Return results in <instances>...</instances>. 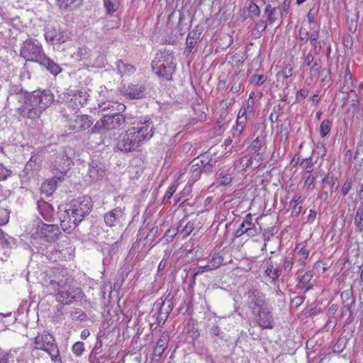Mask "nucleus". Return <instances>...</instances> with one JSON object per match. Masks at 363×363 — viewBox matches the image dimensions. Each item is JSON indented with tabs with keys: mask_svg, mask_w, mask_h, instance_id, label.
Instances as JSON below:
<instances>
[{
	"mask_svg": "<svg viewBox=\"0 0 363 363\" xmlns=\"http://www.w3.org/2000/svg\"><path fill=\"white\" fill-rule=\"evenodd\" d=\"M220 46L222 49L228 48L233 41V37L228 34H223L220 38Z\"/></svg>",
	"mask_w": 363,
	"mask_h": 363,
	"instance_id": "40",
	"label": "nucleus"
},
{
	"mask_svg": "<svg viewBox=\"0 0 363 363\" xmlns=\"http://www.w3.org/2000/svg\"><path fill=\"white\" fill-rule=\"evenodd\" d=\"M140 133V137L143 140H149L153 135L155 127L152 120L145 117L133 123Z\"/></svg>",
	"mask_w": 363,
	"mask_h": 363,
	"instance_id": "14",
	"label": "nucleus"
},
{
	"mask_svg": "<svg viewBox=\"0 0 363 363\" xmlns=\"http://www.w3.org/2000/svg\"><path fill=\"white\" fill-rule=\"evenodd\" d=\"M352 187V182L351 181V179H347L342 186L341 191H342V195L344 196H346L349 193V191L351 190Z\"/></svg>",
	"mask_w": 363,
	"mask_h": 363,
	"instance_id": "56",
	"label": "nucleus"
},
{
	"mask_svg": "<svg viewBox=\"0 0 363 363\" xmlns=\"http://www.w3.org/2000/svg\"><path fill=\"white\" fill-rule=\"evenodd\" d=\"M72 320L84 321L86 319V315L81 309L77 308L71 313Z\"/></svg>",
	"mask_w": 363,
	"mask_h": 363,
	"instance_id": "44",
	"label": "nucleus"
},
{
	"mask_svg": "<svg viewBox=\"0 0 363 363\" xmlns=\"http://www.w3.org/2000/svg\"><path fill=\"white\" fill-rule=\"evenodd\" d=\"M31 101L36 105L43 112L45 111L53 102L54 94L50 90H36L31 94L28 93Z\"/></svg>",
	"mask_w": 363,
	"mask_h": 363,
	"instance_id": "10",
	"label": "nucleus"
},
{
	"mask_svg": "<svg viewBox=\"0 0 363 363\" xmlns=\"http://www.w3.org/2000/svg\"><path fill=\"white\" fill-rule=\"evenodd\" d=\"M122 112L114 111L109 115H105L103 117L105 123L106 130L116 129L125 122V117L121 114Z\"/></svg>",
	"mask_w": 363,
	"mask_h": 363,
	"instance_id": "16",
	"label": "nucleus"
},
{
	"mask_svg": "<svg viewBox=\"0 0 363 363\" xmlns=\"http://www.w3.org/2000/svg\"><path fill=\"white\" fill-rule=\"evenodd\" d=\"M264 13L270 24L274 23L277 19V7H272V5L267 4L265 7Z\"/></svg>",
	"mask_w": 363,
	"mask_h": 363,
	"instance_id": "33",
	"label": "nucleus"
},
{
	"mask_svg": "<svg viewBox=\"0 0 363 363\" xmlns=\"http://www.w3.org/2000/svg\"><path fill=\"white\" fill-rule=\"evenodd\" d=\"M347 94V96L351 99V105L353 107H357L359 103V99L358 95L357 94L354 89L350 90Z\"/></svg>",
	"mask_w": 363,
	"mask_h": 363,
	"instance_id": "51",
	"label": "nucleus"
},
{
	"mask_svg": "<svg viewBox=\"0 0 363 363\" xmlns=\"http://www.w3.org/2000/svg\"><path fill=\"white\" fill-rule=\"evenodd\" d=\"M99 108L101 111L111 110V113L114 111L123 112L125 109V106L114 101H106L99 104Z\"/></svg>",
	"mask_w": 363,
	"mask_h": 363,
	"instance_id": "25",
	"label": "nucleus"
},
{
	"mask_svg": "<svg viewBox=\"0 0 363 363\" xmlns=\"http://www.w3.org/2000/svg\"><path fill=\"white\" fill-rule=\"evenodd\" d=\"M44 37L48 44L57 45L65 43L69 38V34L59 26L47 25L44 29Z\"/></svg>",
	"mask_w": 363,
	"mask_h": 363,
	"instance_id": "6",
	"label": "nucleus"
},
{
	"mask_svg": "<svg viewBox=\"0 0 363 363\" xmlns=\"http://www.w3.org/2000/svg\"><path fill=\"white\" fill-rule=\"evenodd\" d=\"M77 0H58L57 4L60 9L67 10Z\"/></svg>",
	"mask_w": 363,
	"mask_h": 363,
	"instance_id": "55",
	"label": "nucleus"
},
{
	"mask_svg": "<svg viewBox=\"0 0 363 363\" xmlns=\"http://www.w3.org/2000/svg\"><path fill=\"white\" fill-rule=\"evenodd\" d=\"M223 258L219 255L218 254H214L211 259L209 260L208 264H211V267L215 269L218 268L223 263Z\"/></svg>",
	"mask_w": 363,
	"mask_h": 363,
	"instance_id": "39",
	"label": "nucleus"
},
{
	"mask_svg": "<svg viewBox=\"0 0 363 363\" xmlns=\"http://www.w3.org/2000/svg\"><path fill=\"white\" fill-rule=\"evenodd\" d=\"M240 163L243 169L248 167L252 164V157L244 156L240 160Z\"/></svg>",
	"mask_w": 363,
	"mask_h": 363,
	"instance_id": "61",
	"label": "nucleus"
},
{
	"mask_svg": "<svg viewBox=\"0 0 363 363\" xmlns=\"http://www.w3.org/2000/svg\"><path fill=\"white\" fill-rule=\"evenodd\" d=\"M209 333L211 337H218L220 339H223V333L221 330V329L218 327V325L214 324L213 325L210 329Z\"/></svg>",
	"mask_w": 363,
	"mask_h": 363,
	"instance_id": "48",
	"label": "nucleus"
},
{
	"mask_svg": "<svg viewBox=\"0 0 363 363\" xmlns=\"http://www.w3.org/2000/svg\"><path fill=\"white\" fill-rule=\"evenodd\" d=\"M104 220L108 227L122 228L125 220V214L123 209L116 207L105 213Z\"/></svg>",
	"mask_w": 363,
	"mask_h": 363,
	"instance_id": "11",
	"label": "nucleus"
},
{
	"mask_svg": "<svg viewBox=\"0 0 363 363\" xmlns=\"http://www.w3.org/2000/svg\"><path fill=\"white\" fill-rule=\"evenodd\" d=\"M25 94L27 95V101L18 109V113L23 118L30 119L38 118L43 111L36 105H34L30 97L28 96V92Z\"/></svg>",
	"mask_w": 363,
	"mask_h": 363,
	"instance_id": "12",
	"label": "nucleus"
},
{
	"mask_svg": "<svg viewBox=\"0 0 363 363\" xmlns=\"http://www.w3.org/2000/svg\"><path fill=\"white\" fill-rule=\"evenodd\" d=\"M281 260L284 262L283 267H282L283 269L286 272H289L292 269L293 265H294L293 258L290 257H282Z\"/></svg>",
	"mask_w": 363,
	"mask_h": 363,
	"instance_id": "50",
	"label": "nucleus"
},
{
	"mask_svg": "<svg viewBox=\"0 0 363 363\" xmlns=\"http://www.w3.org/2000/svg\"><path fill=\"white\" fill-rule=\"evenodd\" d=\"M246 123H244V119L241 118L239 121H236L235 126L233 128V135L238 138L245 127Z\"/></svg>",
	"mask_w": 363,
	"mask_h": 363,
	"instance_id": "37",
	"label": "nucleus"
},
{
	"mask_svg": "<svg viewBox=\"0 0 363 363\" xmlns=\"http://www.w3.org/2000/svg\"><path fill=\"white\" fill-rule=\"evenodd\" d=\"M60 234V229L57 225L42 223L38 225L33 236L34 240L39 238L48 242H55L59 239Z\"/></svg>",
	"mask_w": 363,
	"mask_h": 363,
	"instance_id": "8",
	"label": "nucleus"
},
{
	"mask_svg": "<svg viewBox=\"0 0 363 363\" xmlns=\"http://www.w3.org/2000/svg\"><path fill=\"white\" fill-rule=\"evenodd\" d=\"M322 67V60L320 57H316L315 61L310 66V72L311 74H317L319 73Z\"/></svg>",
	"mask_w": 363,
	"mask_h": 363,
	"instance_id": "41",
	"label": "nucleus"
},
{
	"mask_svg": "<svg viewBox=\"0 0 363 363\" xmlns=\"http://www.w3.org/2000/svg\"><path fill=\"white\" fill-rule=\"evenodd\" d=\"M265 81L264 75L255 74L251 77V82L257 86H261Z\"/></svg>",
	"mask_w": 363,
	"mask_h": 363,
	"instance_id": "54",
	"label": "nucleus"
},
{
	"mask_svg": "<svg viewBox=\"0 0 363 363\" xmlns=\"http://www.w3.org/2000/svg\"><path fill=\"white\" fill-rule=\"evenodd\" d=\"M146 87L145 84L130 83L123 88L122 92L130 99H142L145 95Z\"/></svg>",
	"mask_w": 363,
	"mask_h": 363,
	"instance_id": "15",
	"label": "nucleus"
},
{
	"mask_svg": "<svg viewBox=\"0 0 363 363\" xmlns=\"http://www.w3.org/2000/svg\"><path fill=\"white\" fill-rule=\"evenodd\" d=\"M72 352L77 357H80L84 352V344L82 342H77L72 346Z\"/></svg>",
	"mask_w": 363,
	"mask_h": 363,
	"instance_id": "45",
	"label": "nucleus"
},
{
	"mask_svg": "<svg viewBox=\"0 0 363 363\" xmlns=\"http://www.w3.org/2000/svg\"><path fill=\"white\" fill-rule=\"evenodd\" d=\"M72 57L77 61L86 60L89 57V50L86 47L79 48Z\"/></svg>",
	"mask_w": 363,
	"mask_h": 363,
	"instance_id": "32",
	"label": "nucleus"
},
{
	"mask_svg": "<svg viewBox=\"0 0 363 363\" xmlns=\"http://www.w3.org/2000/svg\"><path fill=\"white\" fill-rule=\"evenodd\" d=\"M355 86V81L351 74L349 66L347 65L345 69V74L344 77V83L340 89L342 93H348L350 90H352Z\"/></svg>",
	"mask_w": 363,
	"mask_h": 363,
	"instance_id": "23",
	"label": "nucleus"
},
{
	"mask_svg": "<svg viewBox=\"0 0 363 363\" xmlns=\"http://www.w3.org/2000/svg\"><path fill=\"white\" fill-rule=\"evenodd\" d=\"M105 129V123H104V119L102 118L101 121H97L94 126L91 128V133H98L101 130Z\"/></svg>",
	"mask_w": 363,
	"mask_h": 363,
	"instance_id": "52",
	"label": "nucleus"
},
{
	"mask_svg": "<svg viewBox=\"0 0 363 363\" xmlns=\"http://www.w3.org/2000/svg\"><path fill=\"white\" fill-rule=\"evenodd\" d=\"M306 173L311 174L313 171V164L312 162V158L308 157L302 160L301 164Z\"/></svg>",
	"mask_w": 363,
	"mask_h": 363,
	"instance_id": "47",
	"label": "nucleus"
},
{
	"mask_svg": "<svg viewBox=\"0 0 363 363\" xmlns=\"http://www.w3.org/2000/svg\"><path fill=\"white\" fill-rule=\"evenodd\" d=\"M252 224V216L250 213H248L245 216L242 223L240 224L239 228L236 230V237H240L241 235H244Z\"/></svg>",
	"mask_w": 363,
	"mask_h": 363,
	"instance_id": "26",
	"label": "nucleus"
},
{
	"mask_svg": "<svg viewBox=\"0 0 363 363\" xmlns=\"http://www.w3.org/2000/svg\"><path fill=\"white\" fill-rule=\"evenodd\" d=\"M354 160L362 165L363 162V140H360L357 143V149L354 155Z\"/></svg>",
	"mask_w": 363,
	"mask_h": 363,
	"instance_id": "38",
	"label": "nucleus"
},
{
	"mask_svg": "<svg viewBox=\"0 0 363 363\" xmlns=\"http://www.w3.org/2000/svg\"><path fill=\"white\" fill-rule=\"evenodd\" d=\"M182 230L179 232L180 235H182L184 239L186 238L195 229V220H190L186 223L184 226H182Z\"/></svg>",
	"mask_w": 363,
	"mask_h": 363,
	"instance_id": "34",
	"label": "nucleus"
},
{
	"mask_svg": "<svg viewBox=\"0 0 363 363\" xmlns=\"http://www.w3.org/2000/svg\"><path fill=\"white\" fill-rule=\"evenodd\" d=\"M92 208L89 196H82L72 200L64 208H60L58 216L65 232L70 233L90 212Z\"/></svg>",
	"mask_w": 363,
	"mask_h": 363,
	"instance_id": "1",
	"label": "nucleus"
},
{
	"mask_svg": "<svg viewBox=\"0 0 363 363\" xmlns=\"http://www.w3.org/2000/svg\"><path fill=\"white\" fill-rule=\"evenodd\" d=\"M135 138H133L131 133L127 130L122 134L117 143L116 147L120 151L131 152L138 149L140 145L137 143Z\"/></svg>",
	"mask_w": 363,
	"mask_h": 363,
	"instance_id": "13",
	"label": "nucleus"
},
{
	"mask_svg": "<svg viewBox=\"0 0 363 363\" xmlns=\"http://www.w3.org/2000/svg\"><path fill=\"white\" fill-rule=\"evenodd\" d=\"M354 223L356 230L359 232L363 231V208H358L354 216Z\"/></svg>",
	"mask_w": 363,
	"mask_h": 363,
	"instance_id": "31",
	"label": "nucleus"
},
{
	"mask_svg": "<svg viewBox=\"0 0 363 363\" xmlns=\"http://www.w3.org/2000/svg\"><path fill=\"white\" fill-rule=\"evenodd\" d=\"M11 357V352L0 349V363H8Z\"/></svg>",
	"mask_w": 363,
	"mask_h": 363,
	"instance_id": "58",
	"label": "nucleus"
},
{
	"mask_svg": "<svg viewBox=\"0 0 363 363\" xmlns=\"http://www.w3.org/2000/svg\"><path fill=\"white\" fill-rule=\"evenodd\" d=\"M63 117L67 122L69 129L76 133L88 129L94 123V120L88 115L63 114Z\"/></svg>",
	"mask_w": 363,
	"mask_h": 363,
	"instance_id": "7",
	"label": "nucleus"
},
{
	"mask_svg": "<svg viewBox=\"0 0 363 363\" xmlns=\"http://www.w3.org/2000/svg\"><path fill=\"white\" fill-rule=\"evenodd\" d=\"M34 346L36 350L46 352L55 363H62L60 352L55 338L49 333H43L38 334L34 339Z\"/></svg>",
	"mask_w": 363,
	"mask_h": 363,
	"instance_id": "5",
	"label": "nucleus"
},
{
	"mask_svg": "<svg viewBox=\"0 0 363 363\" xmlns=\"http://www.w3.org/2000/svg\"><path fill=\"white\" fill-rule=\"evenodd\" d=\"M106 172L105 166L97 160H93L89 164L88 174L94 181L103 177Z\"/></svg>",
	"mask_w": 363,
	"mask_h": 363,
	"instance_id": "21",
	"label": "nucleus"
},
{
	"mask_svg": "<svg viewBox=\"0 0 363 363\" xmlns=\"http://www.w3.org/2000/svg\"><path fill=\"white\" fill-rule=\"evenodd\" d=\"M349 300L350 302H348L347 304L344 306L342 308V313H344L345 311L349 312L350 316H351L352 315V307L354 306L355 303V299L354 297H351L350 298H349Z\"/></svg>",
	"mask_w": 363,
	"mask_h": 363,
	"instance_id": "59",
	"label": "nucleus"
},
{
	"mask_svg": "<svg viewBox=\"0 0 363 363\" xmlns=\"http://www.w3.org/2000/svg\"><path fill=\"white\" fill-rule=\"evenodd\" d=\"M129 132L131 133V135L133 138L138 140L137 143L141 146L145 142L147 141V140H143L140 137V133L138 129L132 124V126L128 129Z\"/></svg>",
	"mask_w": 363,
	"mask_h": 363,
	"instance_id": "42",
	"label": "nucleus"
},
{
	"mask_svg": "<svg viewBox=\"0 0 363 363\" xmlns=\"http://www.w3.org/2000/svg\"><path fill=\"white\" fill-rule=\"evenodd\" d=\"M313 274L314 273L313 271L308 270L303 275H298V286L301 289H304L305 293L311 289L313 286V284L311 282Z\"/></svg>",
	"mask_w": 363,
	"mask_h": 363,
	"instance_id": "22",
	"label": "nucleus"
},
{
	"mask_svg": "<svg viewBox=\"0 0 363 363\" xmlns=\"http://www.w3.org/2000/svg\"><path fill=\"white\" fill-rule=\"evenodd\" d=\"M332 122L329 120H323L320 125V135L322 138L326 137L331 129Z\"/></svg>",
	"mask_w": 363,
	"mask_h": 363,
	"instance_id": "36",
	"label": "nucleus"
},
{
	"mask_svg": "<svg viewBox=\"0 0 363 363\" xmlns=\"http://www.w3.org/2000/svg\"><path fill=\"white\" fill-rule=\"evenodd\" d=\"M89 98V94L86 91L79 90L72 95L67 104L73 109H78L86 104Z\"/></svg>",
	"mask_w": 363,
	"mask_h": 363,
	"instance_id": "20",
	"label": "nucleus"
},
{
	"mask_svg": "<svg viewBox=\"0 0 363 363\" xmlns=\"http://www.w3.org/2000/svg\"><path fill=\"white\" fill-rule=\"evenodd\" d=\"M245 296L247 298V305L253 314L267 306L265 295L257 289H250Z\"/></svg>",
	"mask_w": 363,
	"mask_h": 363,
	"instance_id": "9",
	"label": "nucleus"
},
{
	"mask_svg": "<svg viewBox=\"0 0 363 363\" xmlns=\"http://www.w3.org/2000/svg\"><path fill=\"white\" fill-rule=\"evenodd\" d=\"M315 59V55H314L312 52H309L304 59L303 65L310 67Z\"/></svg>",
	"mask_w": 363,
	"mask_h": 363,
	"instance_id": "62",
	"label": "nucleus"
},
{
	"mask_svg": "<svg viewBox=\"0 0 363 363\" xmlns=\"http://www.w3.org/2000/svg\"><path fill=\"white\" fill-rule=\"evenodd\" d=\"M9 220V212L5 208L0 207V225L6 224Z\"/></svg>",
	"mask_w": 363,
	"mask_h": 363,
	"instance_id": "49",
	"label": "nucleus"
},
{
	"mask_svg": "<svg viewBox=\"0 0 363 363\" xmlns=\"http://www.w3.org/2000/svg\"><path fill=\"white\" fill-rule=\"evenodd\" d=\"M149 232L148 234L145 236V239L148 240L149 236L150 234H152V236L154 237L155 234L157 233V230L155 228H152L151 230H149L147 228H143L139 231V235L142 236L144 235L147 232Z\"/></svg>",
	"mask_w": 363,
	"mask_h": 363,
	"instance_id": "60",
	"label": "nucleus"
},
{
	"mask_svg": "<svg viewBox=\"0 0 363 363\" xmlns=\"http://www.w3.org/2000/svg\"><path fill=\"white\" fill-rule=\"evenodd\" d=\"M199 159L203 163L201 167L202 172H210L216 164L215 160L209 159L208 157H205L204 156Z\"/></svg>",
	"mask_w": 363,
	"mask_h": 363,
	"instance_id": "35",
	"label": "nucleus"
},
{
	"mask_svg": "<svg viewBox=\"0 0 363 363\" xmlns=\"http://www.w3.org/2000/svg\"><path fill=\"white\" fill-rule=\"evenodd\" d=\"M20 56L26 61L38 63L55 76L62 71L60 67L47 56L41 43L35 38H30L23 42Z\"/></svg>",
	"mask_w": 363,
	"mask_h": 363,
	"instance_id": "2",
	"label": "nucleus"
},
{
	"mask_svg": "<svg viewBox=\"0 0 363 363\" xmlns=\"http://www.w3.org/2000/svg\"><path fill=\"white\" fill-rule=\"evenodd\" d=\"M115 0H104V4L108 14L113 13L117 9Z\"/></svg>",
	"mask_w": 363,
	"mask_h": 363,
	"instance_id": "43",
	"label": "nucleus"
},
{
	"mask_svg": "<svg viewBox=\"0 0 363 363\" xmlns=\"http://www.w3.org/2000/svg\"><path fill=\"white\" fill-rule=\"evenodd\" d=\"M258 325L263 328H272L274 318L269 308L267 306L255 314Z\"/></svg>",
	"mask_w": 363,
	"mask_h": 363,
	"instance_id": "17",
	"label": "nucleus"
},
{
	"mask_svg": "<svg viewBox=\"0 0 363 363\" xmlns=\"http://www.w3.org/2000/svg\"><path fill=\"white\" fill-rule=\"evenodd\" d=\"M202 161L199 157L194 159L185 169V172L189 176V182L194 183L196 182L202 172Z\"/></svg>",
	"mask_w": 363,
	"mask_h": 363,
	"instance_id": "18",
	"label": "nucleus"
},
{
	"mask_svg": "<svg viewBox=\"0 0 363 363\" xmlns=\"http://www.w3.org/2000/svg\"><path fill=\"white\" fill-rule=\"evenodd\" d=\"M151 65L156 74L167 80L171 79L176 67L172 52L166 50H160L156 53Z\"/></svg>",
	"mask_w": 363,
	"mask_h": 363,
	"instance_id": "4",
	"label": "nucleus"
},
{
	"mask_svg": "<svg viewBox=\"0 0 363 363\" xmlns=\"http://www.w3.org/2000/svg\"><path fill=\"white\" fill-rule=\"evenodd\" d=\"M303 200H304V199L302 197V196H301L300 194H295L290 202V205L291 206H293V205L299 206L300 204H301L303 203Z\"/></svg>",
	"mask_w": 363,
	"mask_h": 363,
	"instance_id": "63",
	"label": "nucleus"
},
{
	"mask_svg": "<svg viewBox=\"0 0 363 363\" xmlns=\"http://www.w3.org/2000/svg\"><path fill=\"white\" fill-rule=\"evenodd\" d=\"M116 69L119 74H131L135 71L134 66L125 64L122 60H119L116 62Z\"/></svg>",
	"mask_w": 363,
	"mask_h": 363,
	"instance_id": "29",
	"label": "nucleus"
},
{
	"mask_svg": "<svg viewBox=\"0 0 363 363\" xmlns=\"http://www.w3.org/2000/svg\"><path fill=\"white\" fill-rule=\"evenodd\" d=\"M45 289L54 296L57 302L63 305H70L84 297L82 289L72 286L68 278L50 279L45 284Z\"/></svg>",
	"mask_w": 363,
	"mask_h": 363,
	"instance_id": "3",
	"label": "nucleus"
},
{
	"mask_svg": "<svg viewBox=\"0 0 363 363\" xmlns=\"http://www.w3.org/2000/svg\"><path fill=\"white\" fill-rule=\"evenodd\" d=\"M13 239L11 237L9 236L8 235H4V238H1L0 240V242L1 245H3L4 247H11L13 243Z\"/></svg>",
	"mask_w": 363,
	"mask_h": 363,
	"instance_id": "64",
	"label": "nucleus"
},
{
	"mask_svg": "<svg viewBox=\"0 0 363 363\" xmlns=\"http://www.w3.org/2000/svg\"><path fill=\"white\" fill-rule=\"evenodd\" d=\"M264 274L269 277L272 282H274L281 275V269L277 267V264H274L271 261L269 267L265 269Z\"/></svg>",
	"mask_w": 363,
	"mask_h": 363,
	"instance_id": "27",
	"label": "nucleus"
},
{
	"mask_svg": "<svg viewBox=\"0 0 363 363\" xmlns=\"http://www.w3.org/2000/svg\"><path fill=\"white\" fill-rule=\"evenodd\" d=\"M65 172V169L60 171L59 176L53 177L52 179L45 181L41 186V192L46 196L52 194L57 188V182L64 179Z\"/></svg>",
	"mask_w": 363,
	"mask_h": 363,
	"instance_id": "19",
	"label": "nucleus"
},
{
	"mask_svg": "<svg viewBox=\"0 0 363 363\" xmlns=\"http://www.w3.org/2000/svg\"><path fill=\"white\" fill-rule=\"evenodd\" d=\"M177 188V184H173L172 185H171L168 188L167 191H166V193H165V194L164 196L163 201H164L169 200L172 196L174 193L176 191Z\"/></svg>",
	"mask_w": 363,
	"mask_h": 363,
	"instance_id": "57",
	"label": "nucleus"
},
{
	"mask_svg": "<svg viewBox=\"0 0 363 363\" xmlns=\"http://www.w3.org/2000/svg\"><path fill=\"white\" fill-rule=\"evenodd\" d=\"M169 340V335L166 333H163L160 335V339L157 341V345L155 348V352H157L159 354H162L164 352L165 349L167 347Z\"/></svg>",
	"mask_w": 363,
	"mask_h": 363,
	"instance_id": "28",
	"label": "nucleus"
},
{
	"mask_svg": "<svg viewBox=\"0 0 363 363\" xmlns=\"http://www.w3.org/2000/svg\"><path fill=\"white\" fill-rule=\"evenodd\" d=\"M217 183L219 185L227 186L233 180L232 173L230 169H220L217 174Z\"/></svg>",
	"mask_w": 363,
	"mask_h": 363,
	"instance_id": "24",
	"label": "nucleus"
},
{
	"mask_svg": "<svg viewBox=\"0 0 363 363\" xmlns=\"http://www.w3.org/2000/svg\"><path fill=\"white\" fill-rule=\"evenodd\" d=\"M292 67L290 65H287L280 72L278 73V76L283 77L284 79H287L292 75Z\"/></svg>",
	"mask_w": 363,
	"mask_h": 363,
	"instance_id": "53",
	"label": "nucleus"
},
{
	"mask_svg": "<svg viewBox=\"0 0 363 363\" xmlns=\"http://www.w3.org/2000/svg\"><path fill=\"white\" fill-rule=\"evenodd\" d=\"M183 222H184L183 220H181L179 222V226H178V227L172 226L167 231V233H165L167 240H169V238H170V240H172L177 233H179L180 230H179V228L180 227H182V224L183 223Z\"/></svg>",
	"mask_w": 363,
	"mask_h": 363,
	"instance_id": "46",
	"label": "nucleus"
},
{
	"mask_svg": "<svg viewBox=\"0 0 363 363\" xmlns=\"http://www.w3.org/2000/svg\"><path fill=\"white\" fill-rule=\"evenodd\" d=\"M264 145L263 135H258L252 143L251 149L257 154V156L262 155V147Z\"/></svg>",
	"mask_w": 363,
	"mask_h": 363,
	"instance_id": "30",
	"label": "nucleus"
}]
</instances>
